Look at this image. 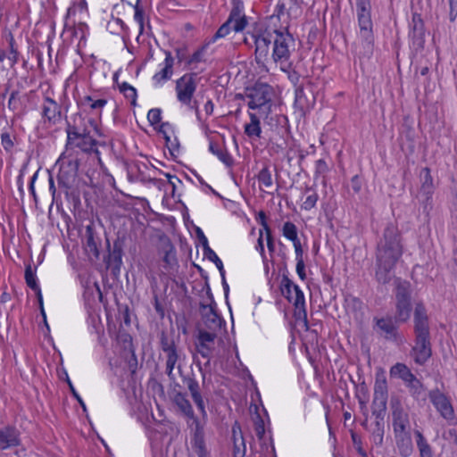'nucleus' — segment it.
I'll return each instance as SVG.
<instances>
[{"instance_id": "f257e3e1", "label": "nucleus", "mask_w": 457, "mask_h": 457, "mask_svg": "<svg viewBox=\"0 0 457 457\" xmlns=\"http://www.w3.org/2000/svg\"><path fill=\"white\" fill-rule=\"evenodd\" d=\"M403 254L402 237L397 226L390 222L384 229L376 249L375 277L379 284H387L394 278V270Z\"/></svg>"}, {"instance_id": "f03ea898", "label": "nucleus", "mask_w": 457, "mask_h": 457, "mask_svg": "<svg viewBox=\"0 0 457 457\" xmlns=\"http://www.w3.org/2000/svg\"><path fill=\"white\" fill-rule=\"evenodd\" d=\"M413 316L415 339L411 356L417 364L423 365L432 355L428 316L423 303H416Z\"/></svg>"}, {"instance_id": "7ed1b4c3", "label": "nucleus", "mask_w": 457, "mask_h": 457, "mask_svg": "<svg viewBox=\"0 0 457 457\" xmlns=\"http://www.w3.org/2000/svg\"><path fill=\"white\" fill-rule=\"evenodd\" d=\"M370 0H356V12L360 28V37L362 39L363 51L360 54L370 56L373 52V24L371 20Z\"/></svg>"}, {"instance_id": "20e7f679", "label": "nucleus", "mask_w": 457, "mask_h": 457, "mask_svg": "<svg viewBox=\"0 0 457 457\" xmlns=\"http://www.w3.org/2000/svg\"><path fill=\"white\" fill-rule=\"evenodd\" d=\"M272 96L270 86L265 83H255L253 87H246L241 100L243 104L247 105L249 109H258L262 113H269L272 112Z\"/></svg>"}, {"instance_id": "39448f33", "label": "nucleus", "mask_w": 457, "mask_h": 457, "mask_svg": "<svg viewBox=\"0 0 457 457\" xmlns=\"http://www.w3.org/2000/svg\"><path fill=\"white\" fill-rule=\"evenodd\" d=\"M396 291H395V314L394 320L395 322L404 323L410 317L412 310L411 302V288L410 283L402 281L399 278L395 279Z\"/></svg>"}, {"instance_id": "423d86ee", "label": "nucleus", "mask_w": 457, "mask_h": 457, "mask_svg": "<svg viewBox=\"0 0 457 457\" xmlns=\"http://www.w3.org/2000/svg\"><path fill=\"white\" fill-rule=\"evenodd\" d=\"M99 118L100 116L95 118L90 116H74L72 121L66 119V132L70 140L78 138L81 135L91 133L92 129L96 135L103 136L104 133L99 126Z\"/></svg>"}, {"instance_id": "0eeeda50", "label": "nucleus", "mask_w": 457, "mask_h": 457, "mask_svg": "<svg viewBox=\"0 0 457 457\" xmlns=\"http://www.w3.org/2000/svg\"><path fill=\"white\" fill-rule=\"evenodd\" d=\"M216 337L217 334L215 332H208L205 329L198 328L196 351L202 357L207 359L204 366H202L200 361H195L202 375L203 384L205 381L206 370L210 368V359L214 350V340Z\"/></svg>"}, {"instance_id": "6e6552de", "label": "nucleus", "mask_w": 457, "mask_h": 457, "mask_svg": "<svg viewBox=\"0 0 457 457\" xmlns=\"http://www.w3.org/2000/svg\"><path fill=\"white\" fill-rule=\"evenodd\" d=\"M273 34L272 62L280 64L287 62L291 54L290 48L295 45V39L287 31L274 30Z\"/></svg>"}, {"instance_id": "1a4fd4ad", "label": "nucleus", "mask_w": 457, "mask_h": 457, "mask_svg": "<svg viewBox=\"0 0 457 457\" xmlns=\"http://www.w3.org/2000/svg\"><path fill=\"white\" fill-rule=\"evenodd\" d=\"M207 295L211 300L209 304L200 303V313L202 315L203 324L208 332H215L217 334L225 324L223 318L218 314L215 309V302L209 286L207 285Z\"/></svg>"}, {"instance_id": "9d476101", "label": "nucleus", "mask_w": 457, "mask_h": 457, "mask_svg": "<svg viewBox=\"0 0 457 457\" xmlns=\"http://www.w3.org/2000/svg\"><path fill=\"white\" fill-rule=\"evenodd\" d=\"M255 50L254 57L259 66H265L272 62L270 45L272 43L273 35L269 31H263L258 34H252Z\"/></svg>"}, {"instance_id": "9b49d317", "label": "nucleus", "mask_w": 457, "mask_h": 457, "mask_svg": "<svg viewBox=\"0 0 457 457\" xmlns=\"http://www.w3.org/2000/svg\"><path fill=\"white\" fill-rule=\"evenodd\" d=\"M124 245L125 237H118L114 240L112 249L110 242L107 240L109 253L107 257L104 258V262L107 269H110L111 274L114 278H117L120 272Z\"/></svg>"}, {"instance_id": "f8f14e48", "label": "nucleus", "mask_w": 457, "mask_h": 457, "mask_svg": "<svg viewBox=\"0 0 457 457\" xmlns=\"http://www.w3.org/2000/svg\"><path fill=\"white\" fill-rule=\"evenodd\" d=\"M196 74H186L177 80L176 90L178 98L183 104H189L196 88L195 77Z\"/></svg>"}, {"instance_id": "ddd939ff", "label": "nucleus", "mask_w": 457, "mask_h": 457, "mask_svg": "<svg viewBox=\"0 0 457 457\" xmlns=\"http://www.w3.org/2000/svg\"><path fill=\"white\" fill-rule=\"evenodd\" d=\"M393 428L395 434L409 432V417L398 399L391 400Z\"/></svg>"}, {"instance_id": "4468645a", "label": "nucleus", "mask_w": 457, "mask_h": 457, "mask_svg": "<svg viewBox=\"0 0 457 457\" xmlns=\"http://www.w3.org/2000/svg\"><path fill=\"white\" fill-rule=\"evenodd\" d=\"M196 421L195 425L192 428L193 436L191 440L192 448L198 457H208V451L206 449L205 445V432H204V423L205 420Z\"/></svg>"}, {"instance_id": "2eb2a0df", "label": "nucleus", "mask_w": 457, "mask_h": 457, "mask_svg": "<svg viewBox=\"0 0 457 457\" xmlns=\"http://www.w3.org/2000/svg\"><path fill=\"white\" fill-rule=\"evenodd\" d=\"M172 403L177 407L178 411L186 418L192 420V426L195 425L196 421H201L195 415L190 403L189 400L187 398V394L179 391L174 390L172 393Z\"/></svg>"}, {"instance_id": "dca6fc26", "label": "nucleus", "mask_w": 457, "mask_h": 457, "mask_svg": "<svg viewBox=\"0 0 457 457\" xmlns=\"http://www.w3.org/2000/svg\"><path fill=\"white\" fill-rule=\"evenodd\" d=\"M428 397L436 409L440 412L442 417L446 420L453 418V409L448 398L438 389L432 390L428 394Z\"/></svg>"}, {"instance_id": "f3484780", "label": "nucleus", "mask_w": 457, "mask_h": 457, "mask_svg": "<svg viewBox=\"0 0 457 457\" xmlns=\"http://www.w3.org/2000/svg\"><path fill=\"white\" fill-rule=\"evenodd\" d=\"M183 382L186 383L191 397L202 415V420H206L207 411L205 409V403L204 401V395L200 391L198 381L193 377H185L183 378Z\"/></svg>"}, {"instance_id": "a211bd4d", "label": "nucleus", "mask_w": 457, "mask_h": 457, "mask_svg": "<svg viewBox=\"0 0 457 457\" xmlns=\"http://www.w3.org/2000/svg\"><path fill=\"white\" fill-rule=\"evenodd\" d=\"M233 7L228 16V22L233 23V29L236 32L242 31L247 25V20L243 13L244 4L241 0H232Z\"/></svg>"}, {"instance_id": "6ab92c4d", "label": "nucleus", "mask_w": 457, "mask_h": 457, "mask_svg": "<svg viewBox=\"0 0 457 457\" xmlns=\"http://www.w3.org/2000/svg\"><path fill=\"white\" fill-rule=\"evenodd\" d=\"M67 145H72L79 148L82 152L87 154L94 153L99 154V151L96 148L97 141L91 136V133L81 135L78 138H72L67 137Z\"/></svg>"}, {"instance_id": "aec40b11", "label": "nucleus", "mask_w": 457, "mask_h": 457, "mask_svg": "<svg viewBox=\"0 0 457 457\" xmlns=\"http://www.w3.org/2000/svg\"><path fill=\"white\" fill-rule=\"evenodd\" d=\"M160 347L166 354V360L179 361L180 350L175 343L173 337H169L165 332H162L160 337Z\"/></svg>"}, {"instance_id": "412c9836", "label": "nucleus", "mask_w": 457, "mask_h": 457, "mask_svg": "<svg viewBox=\"0 0 457 457\" xmlns=\"http://www.w3.org/2000/svg\"><path fill=\"white\" fill-rule=\"evenodd\" d=\"M393 317L376 319V325L380 330L381 335L386 340H395L397 337V327Z\"/></svg>"}, {"instance_id": "4be33fe9", "label": "nucleus", "mask_w": 457, "mask_h": 457, "mask_svg": "<svg viewBox=\"0 0 457 457\" xmlns=\"http://www.w3.org/2000/svg\"><path fill=\"white\" fill-rule=\"evenodd\" d=\"M293 304L295 306L294 316L296 320H303L307 325V312L305 309L304 295L298 286H294Z\"/></svg>"}, {"instance_id": "5701e85b", "label": "nucleus", "mask_w": 457, "mask_h": 457, "mask_svg": "<svg viewBox=\"0 0 457 457\" xmlns=\"http://www.w3.org/2000/svg\"><path fill=\"white\" fill-rule=\"evenodd\" d=\"M233 457H245V443L241 430L240 424L236 421L232 426Z\"/></svg>"}, {"instance_id": "b1692460", "label": "nucleus", "mask_w": 457, "mask_h": 457, "mask_svg": "<svg viewBox=\"0 0 457 457\" xmlns=\"http://www.w3.org/2000/svg\"><path fill=\"white\" fill-rule=\"evenodd\" d=\"M20 445L19 432L13 427L0 429V448L2 450Z\"/></svg>"}, {"instance_id": "393cba45", "label": "nucleus", "mask_w": 457, "mask_h": 457, "mask_svg": "<svg viewBox=\"0 0 457 457\" xmlns=\"http://www.w3.org/2000/svg\"><path fill=\"white\" fill-rule=\"evenodd\" d=\"M85 251L88 256H93L95 259H98L100 252L98 249V243L96 237V232L93 224L86 227L85 232Z\"/></svg>"}, {"instance_id": "a878e982", "label": "nucleus", "mask_w": 457, "mask_h": 457, "mask_svg": "<svg viewBox=\"0 0 457 457\" xmlns=\"http://www.w3.org/2000/svg\"><path fill=\"white\" fill-rule=\"evenodd\" d=\"M420 189L419 195L420 196H426L427 201H428L434 193V184H433V178L430 174V169L428 167H425L421 170L420 174Z\"/></svg>"}, {"instance_id": "bb28decb", "label": "nucleus", "mask_w": 457, "mask_h": 457, "mask_svg": "<svg viewBox=\"0 0 457 457\" xmlns=\"http://www.w3.org/2000/svg\"><path fill=\"white\" fill-rule=\"evenodd\" d=\"M77 168L72 167L69 164V170L61 169L58 176L57 182L60 187L64 188L65 194H68V191L71 188L72 183L76 177Z\"/></svg>"}, {"instance_id": "cd10ccee", "label": "nucleus", "mask_w": 457, "mask_h": 457, "mask_svg": "<svg viewBox=\"0 0 457 457\" xmlns=\"http://www.w3.org/2000/svg\"><path fill=\"white\" fill-rule=\"evenodd\" d=\"M314 104V98L312 96V101H309L303 93V89L302 87H297L295 88V107L297 112L302 114H306L311 112V107Z\"/></svg>"}, {"instance_id": "c85d7f7f", "label": "nucleus", "mask_w": 457, "mask_h": 457, "mask_svg": "<svg viewBox=\"0 0 457 457\" xmlns=\"http://www.w3.org/2000/svg\"><path fill=\"white\" fill-rule=\"evenodd\" d=\"M164 54H165V60H164L165 66L161 71L157 72L153 77V79L156 83H161L162 81L168 80L169 79H170V77L172 76V73H173L172 68H173V64H174V58L172 57L171 53L170 51H164Z\"/></svg>"}, {"instance_id": "c756f323", "label": "nucleus", "mask_w": 457, "mask_h": 457, "mask_svg": "<svg viewBox=\"0 0 457 457\" xmlns=\"http://www.w3.org/2000/svg\"><path fill=\"white\" fill-rule=\"evenodd\" d=\"M396 445L399 449L400 454L403 457H408L413 451L412 441L409 432L395 434Z\"/></svg>"}, {"instance_id": "7c9ffc66", "label": "nucleus", "mask_w": 457, "mask_h": 457, "mask_svg": "<svg viewBox=\"0 0 457 457\" xmlns=\"http://www.w3.org/2000/svg\"><path fill=\"white\" fill-rule=\"evenodd\" d=\"M411 36L418 45H421L424 37V24L420 15L414 14L412 17V25Z\"/></svg>"}, {"instance_id": "2f4dec72", "label": "nucleus", "mask_w": 457, "mask_h": 457, "mask_svg": "<svg viewBox=\"0 0 457 457\" xmlns=\"http://www.w3.org/2000/svg\"><path fill=\"white\" fill-rule=\"evenodd\" d=\"M170 133H174L172 126L169 122H163L159 128V134L162 135L166 145H168L170 151L172 153L174 150H178L179 147V144L178 139L175 137L172 142L170 139Z\"/></svg>"}, {"instance_id": "473e14b6", "label": "nucleus", "mask_w": 457, "mask_h": 457, "mask_svg": "<svg viewBox=\"0 0 457 457\" xmlns=\"http://www.w3.org/2000/svg\"><path fill=\"white\" fill-rule=\"evenodd\" d=\"M209 150L215 155L218 156V158L228 167H230L233 165V158L229 154V153L227 151L226 148L222 147L219 144L211 142L209 145Z\"/></svg>"}, {"instance_id": "72a5a7b5", "label": "nucleus", "mask_w": 457, "mask_h": 457, "mask_svg": "<svg viewBox=\"0 0 457 457\" xmlns=\"http://www.w3.org/2000/svg\"><path fill=\"white\" fill-rule=\"evenodd\" d=\"M390 375L400 378L405 384L415 376L405 364L400 362L391 367Z\"/></svg>"}, {"instance_id": "f704fd0d", "label": "nucleus", "mask_w": 457, "mask_h": 457, "mask_svg": "<svg viewBox=\"0 0 457 457\" xmlns=\"http://www.w3.org/2000/svg\"><path fill=\"white\" fill-rule=\"evenodd\" d=\"M164 255L162 261L165 268H172L177 264L176 251L173 245L168 240L162 246Z\"/></svg>"}, {"instance_id": "c9c22d12", "label": "nucleus", "mask_w": 457, "mask_h": 457, "mask_svg": "<svg viewBox=\"0 0 457 457\" xmlns=\"http://www.w3.org/2000/svg\"><path fill=\"white\" fill-rule=\"evenodd\" d=\"M387 383L383 374H377L374 385V396L387 398Z\"/></svg>"}, {"instance_id": "e433bc0d", "label": "nucleus", "mask_w": 457, "mask_h": 457, "mask_svg": "<svg viewBox=\"0 0 457 457\" xmlns=\"http://www.w3.org/2000/svg\"><path fill=\"white\" fill-rule=\"evenodd\" d=\"M417 437V446L420 451V457H432V449L423 436L422 433L419 430L414 432Z\"/></svg>"}, {"instance_id": "4c0bfd02", "label": "nucleus", "mask_w": 457, "mask_h": 457, "mask_svg": "<svg viewBox=\"0 0 457 457\" xmlns=\"http://www.w3.org/2000/svg\"><path fill=\"white\" fill-rule=\"evenodd\" d=\"M405 385L412 397L416 399H419L425 391L423 384L416 378V376H414L412 379L408 381Z\"/></svg>"}, {"instance_id": "58836bf2", "label": "nucleus", "mask_w": 457, "mask_h": 457, "mask_svg": "<svg viewBox=\"0 0 457 457\" xmlns=\"http://www.w3.org/2000/svg\"><path fill=\"white\" fill-rule=\"evenodd\" d=\"M261 126L258 116H251V122L245 124V133L252 137H260L261 135Z\"/></svg>"}, {"instance_id": "ea45409f", "label": "nucleus", "mask_w": 457, "mask_h": 457, "mask_svg": "<svg viewBox=\"0 0 457 457\" xmlns=\"http://www.w3.org/2000/svg\"><path fill=\"white\" fill-rule=\"evenodd\" d=\"M294 286L295 285L293 283V281L289 279L287 276L284 275L281 283V292L282 295L288 300V302H293Z\"/></svg>"}, {"instance_id": "a19ab883", "label": "nucleus", "mask_w": 457, "mask_h": 457, "mask_svg": "<svg viewBox=\"0 0 457 457\" xmlns=\"http://www.w3.org/2000/svg\"><path fill=\"white\" fill-rule=\"evenodd\" d=\"M282 231L284 237H286L288 240L292 241L293 243L300 241L297 236V228L293 222H285L283 225Z\"/></svg>"}, {"instance_id": "79ce46f5", "label": "nucleus", "mask_w": 457, "mask_h": 457, "mask_svg": "<svg viewBox=\"0 0 457 457\" xmlns=\"http://www.w3.org/2000/svg\"><path fill=\"white\" fill-rule=\"evenodd\" d=\"M257 178L259 182L262 184L267 189H271L273 187L271 172L268 166H264L260 170Z\"/></svg>"}, {"instance_id": "37998d69", "label": "nucleus", "mask_w": 457, "mask_h": 457, "mask_svg": "<svg viewBox=\"0 0 457 457\" xmlns=\"http://www.w3.org/2000/svg\"><path fill=\"white\" fill-rule=\"evenodd\" d=\"M305 194H308V195H307L305 200L303 201L302 207L304 210L309 211L315 206V204L319 199V196H318V194L315 192V190H313L312 187H308L305 188Z\"/></svg>"}, {"instance_id": "c03bdc74", "label": "nucleus", "mask_w": 457, "mask_h": 457, "mask_svg": "<svg viewBox=\"0 0 457 457\" xmlns=\"http://www.w3.org/2000/svg\"><path fill=\"white\" fill-rule=\"evenodd\" d=\"M384 432H385L384 422L376 420L375 428L372 430L371 436H372L373 442L377 445H381L383 444Z\"/></svg>"}, {"instance_id": "a18cd8bd", "label": "nucleus", "mask_w": 457, "mask_h": 457, "mask_svg": "<svg viewBox=\"0 0 457 457\" xmlns=\"http://www.w3.org/2000/svg\"><path fill=\"white\" fill-rule=\"evenodd\" d=\"M8 108L11 112H16L21 110V101L18 90H13L11 92L8 101Z\"/></svg>"}, {"instance_id": "49530a36", "label": "nucleus", "mask_w": 457, "mask_h": 457, "mask_svg": "<svg viewBox=\"0 0 457 457\" xmlns=\"http://www.w3.org/2000/svg\"><path fill=\"white\" fill-rule=\"evenodd\" d=\"M53 112L54 114H61L59 105L51 98H46L43 104V114H48Z\"/></svg>"}, {"instance_id": "de8ad7c7", "label": "nucleus", "mask_w": 457, "mask_h": 457, "mask_svg": "<svg viewBox=\"0 0 457 457\" xmlns=\"http://www.w3.org/2000/svg\"><path fill=\"white\" fill-rule=\"evenodd\" d=\"M106 103L105 99L93 100L91 96H87L84 98L83 105L89 106L91 110L96 111L104 107Z\"/></svg>"}, {"instance_id": "09e8293b", "label": "nucleus", "mask_w": 457, "mask_h": 457, "mask_svg": "<svg viewBox=\"0 0 457 457\" xmlns=\"http://www.w3.org/2000/svg\"><path fill=\"white\" fill-rule=\"evenodd\" d=\"M27 285L33 291H35V293L37 295V301H38L39 306H40L41 313H42V315L44 317V320H46V314H45V311H44V308H43V297H42V294H41V289H40L39 286L37 285V280L29 282V283H27Z\"/></svg>"}, {"instance_id": "8fccbe9b", "label": "nucleus", "mask_w": 457, "mask_h": 457, "mask_svg": "<svg viewBox=\"0 0 457 457\" xmlns=\"http://www.w3.org/2000/svg\"><path fill=\"white\" fill-rule=\"evenodd\" d=\"M139 2L140 0H137V4L134 6V19L139 24L140 33H142L144 29V11L143 8L139 5Z\"/></svg>"}, {"instance_id": "3c124183", "label": "nucleus", "mask_w": 457, "mask_h": 457, "mask_svg": "<svg viewBox=\"0 0 457 457\" xmlns=\"http://www.w3.org/2000/svg\"><path fill=\"white\" fill-rule=\"evenodd\" d=\"M231 24H233V23L232 22H228V20H227V21L224 22L219 28V29L216 31V33L212 37V40L215 41L218 38H221V37H224L225 36H227L229 33V31H230Z\"/></svg>"}, {"instance_id": "603ef678", "label": "nucleus", "mask_w": 457, "mask_h": 457, "mask_svg": "<svg viewBox=\"0 0 457 457\" xmlns=\"http://www.w3.org/2000/svg\"><path fill=\"white\" fill-rule=\"evenodd\" d=\"M205 49H206V46H203L202 47H200L198 50H196L187 60V63L191 65L193 63H197V62H203L204 59H203V56H204V54L205 52Z\"/></svg>"}, {"instance_id": "864d4df0", "label": "nucleus", "mask_w": 457, "mask_h": 457, "mask_svg": "<svg viewBox=\"0 0 457 457\" xmlns=\"http://www.w3.org/2000/svg\"><path fill=\"white\" fill-rule=\"evenodd\" d=\"M291 5L288 8L289 14L298 15L302 12V8L306 4L304 0H290Z\"/></svg>"}, {"instance_id": "5fc2aeb1", "label": "nucleus", "mask_w": 457, "mask_h": 457, "mask_svg": "<svg viewBox=\"0 0 457 457\" xmlns=\"http://www.w3.org/2000/svg\"><path fill=\"white\" fill-rule=\"evenodd\" d=\"M351 437L353 444L355 446L358 453L361 454L362 457H368L366 452L362 448L361 436L357 435L355 432L351 431Z\"/></svg>"}, {"instance_id": "6e6d98bb", "label": "nucleus", "mask_w": 457, "mask_h": 457, "mask_svg": "<svg viewBox=\"0 0 457 457\" xmlns=\"http://www.w3.org/2000/svg\"><path fill=\"white\" fill-rule=\"evenodd\" d=\"M255 434L257 437L262 440L265 434V428H264V421L258 415L257 420L255 421Z\"/></svg>"}, {"instance_id": "4d7b16f0", "label": "nucleus", "mask_w": 457, "mask_h": 457, "mask_svg": "<svg viewBox=\"0 0 457 457\" xmlns=\"http://www.w3.org/2000/svg\"><path fill=\"white\" fill-rule=\"evenodd\" d=\"M136 122L143 131L148 133L147 127L152 125L151 118H148L147 116H140L139 119H136Z\"/></svg>"}, {"instance_id": "13d9d810", "label": "nucleus", "mask_w": 457, "mask_h": 457, "mask_svg": "<svg viewBox=\"0 0 457 457\" xmlns=\"http://www.w3.org/2000/svg\"><path fill=\"white\" fill-rule=\"evenodd\" d=\"M387 398L375 397L372 401V411L386 409Z\"/></svg>"}, {"instance_id": "bf43d9fd", "label": "nucleus", "mask_w": 457, "mask_h": 457, "mask_svg": "<svg viewBox=\"0 0 457 457\" xmlns=\"http://www.w3.org/2000/svg\"><path fill=\"white\" fill-rule=\"evenodd\" d=\"M205 257H207L210 261L213 262L217 266L218 270H220V275H223V263L221 260L218 257V255L215 253V252L210 253L209 254L205 255Z\"/></svg>"}, {"instance_id": "052dcab7", "label": "nucleus", "mask_w": 457, "mask_h": 457, "mask_svg": "<svg viewBox=\"0 0 457 457\" xmlns=\"http://www.w3.org/2000/svg\"><path fill=\"white\" fill-rule=\"evenodd\" d=\"M65 375H66V381H67V383L69 385V388H70L71 393L72 394L74 398L79 403V404L83 408V410L86 411V405H85L83 400L81 399L79 395L75 390V388H74L73 385L71 384V382L67 373H65Z\"/></svg>"}, {"instance_id": "680f3d73", "label": "nucleus", "mask_w": 457, "mask_h": 457, "mask_svg": "<svg viewBox=\"0 0 457 457\" xmlns=\"http://www.w3.org/2000/svg\"><path fill=\"white\" fill-rule=\"evenodd\" d=\"M177 362H178V361L166 360L165 372H166L167 376L169 377L170 380H171V381H175V379H176V378L173 374V370L175 369Z\"/></svg>"}, {"instance_id": "e2e57ef3", "label": "nucleus", "mask_w": 457, "mask_h": 457, "mask_svg": "<svg viewBox=\"0 0 457 457\" xmlns=\"http://www.w3.org/2000/svg\"><path fill=\"white\" fill-rule=\"evenodd\" d=\"M1 143H2L3 147L6 151H10L12 148V146H13V143H12V141L8 132L2 133V135H1Z\"/></svg>"}, {"instance_id": "0e129e2a", "label": "nucleus", "mask_w": 457, "mask_h": 457, "mask_svg": "<svg viewBox=\"0 0 457 457\" xmlns=\"http://www.w3.org/2000/svg\"><path fill=\"white\" fill-rule=\"evenodd\" d=\"M257 221L260 223V225H262V227L263 228V229L265 230L266 232V235L269 233V232H271L270 230V228L269 227L268 223H267V216L265 214L264 212L261 211L259 213H258V216L256 218Z\"/></svg>"}, {"instance_id": "69168bd1", "label": "nucleus", "mask_w": 457, "mask_h": 457, "mask_svg": "<svg viewBox=\"0 0 457 457\" xmlns=\"http://www.w3.org/2000/svg\"><path fill=\"white\" fill-rule=\"evenodd\" d=\"M450 12H449V19L453 22L457 18V0H448Z\"/></svg>"}, {"instance_id": "338daca9", "label": "nucleus", "mask_w": 457, "mask_h": 457, "mask_svg": "<svg viewBox=\"0 0 457 457\" xmlns=\"http://www.w3.org/2000/svg\"><path fill=\"white\" fill-rule=\"evenodd\" d=\"M328 170L327 162L320 159L316 162V174L322 175Z\"/></svg>"}, {"instance_id": "774afa93", "label": "nucleus", "mask_w": 457, "mask_h": 457, "mask_svg": "<svg viewBox=\"0 0 457 457\" xmlns=\"http://www.w3.org/2000/svg\"><path fill=\"white\" fill-rule=\"evenodd\" d=\"M25 280L26 283L36 280L35 271L33 270L30 264H28L25 269Z\"/></svg>"}]
</instances>
